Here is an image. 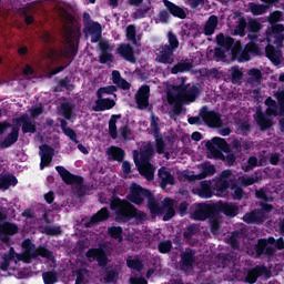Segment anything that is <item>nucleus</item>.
<instances>
[{
  "mask_svg": "<svg viewBox=\"0 0 284 284\" xmlns=\"http://www.w3.org/2000/svg\"><path fill=\"white\" fill-rule=\"evenodd\" d=\"M115 53L120 54L124 61H128L129 63H136V55L134 54V48L131 47L130 43H121L116 50Z\"/></svg>",
  "mask_w": 284,
  "mask_h": 284,
  "instance_id": "aec40b11",
  "label": "nucleus"
},
{
  "mask_svg": "<svg viewBox=\"0 0 284 284\" xmlns=\"http://www.w3.org/2000/svg\"><path fill=\"white\" fill-rule=\"evenodd\" d=\"M121 114H112L111 119L109 120V134L111 139L116 140L119 139V131L116 129V121L121 119Z\"/></svg>",
  "mask_w": 284,
  "mask_h": 284,
  "instance_id": "58836bf2",
  "label": "nucleus"
},
{
  "mask_svg": "<svg viewBox=\"0 0 284 284\" xmlns=\"http://www.w3.org/2000/svg\"><path fill=\"white\" fill-rule=\"evenodd\" d=\"M199 232H201L200 226L196 224H191L184 231L183 237L185 239V241H190L192 239V236H196V234H199Z\"/></svg>",
  "mask_w": 284,
  "mask_h": 284,
  "instance_id": "3c124183",
  "label": "nucleus"
},
{
  "mask_svg": "<svg viewBox=\"0 0 284 284\" xmlns=\"http://www.w3.org/2000/svg\"><path fill=\"white\" fill-rule=\"evenodd\" d=\"M216 28H219V17L212 14L205 22L203 32L205 37H212L214 32H216Z\"/></svg>",
  "mask_w": 284,
  "mask_h": 284,
  "instance_id": "7c9ffc66",
  "label": "nucleus"
},
{
  "mask_svg": "<svg viewBox=\"0 0 284 284\" xmlns=\"http://www.w3.org/2000/svg\"><path fill=\"white\" fill-rule=\"evenodd\" d=\"M158 176L161 180L160 185L162 190H165L168 185H174V183H176L174 180V175H172L170 171H166L165 166L159 169Z\"/></svg>",
  "mask_w": 284,
  "mask_h": 284,
  "instance_id": "c85d7f7f",
  "label": "nucleus"
},
{
  "mask_svg": "<svg viewBox=\"0 0 284 284\" xmlns=\"http://www.w3.org/2000/svg\"><path fill=\"white\" fill-rule=\"evenodd\" d=\"M278 21H283V12L274 11L273 13H271L268 18V23H278Z\"/></svg>",
  "mask_w": 284,
  "mask_h": 284,
  "instance_id": "774afa93",
  "label": "nucleus"
},
{
  "mask_svg": "<svg viewBox=\"0 0 284 284\" xmlns=\"http://www.w3.org/2000/svg\"><path fill=\"white\" fill-rule=\"evenodd\" d=\"M63 88L69 91L74 90V84L70 83V78L65 77L64 79L59 80L54 88V92H63Z\"/></svg>",
  "mask_w": 284,
  "mask_h": 284,
  "instance_id": "49530a36",
  "label": "nucleus"
},
{
  "mask_svg": "<svg viewBox=\"0 0 284 284\" xmlns=\"http://www.w3.org/2000/svg\"><path fill=\"white\" fill-rule=\"evenodd\" d=\"M159 118L152 113L151 114V131L155 139V149L158 154L165 153V141L163 140V135L161 134V126H159Z\"/></svg>",
  "mask_w": 284,
  "mask_h": 284,
  "instance_id": "9b49d317",
  "label": "nucleus"
},
{
  "mask_svg": "<svg viewBox=\"0 0 284 284\" xmlns=\"http://www.w3.org/2000/svg\"><path fill=\"white\" fill-rule=\"evenodd\" d=\"M110 207L115 214L116 223H128L132 219L144 221L146 216L145 212L139 211L134 204L120 197H114L110 203Z\"/></svg>",
  "mask_w": 284,
  "mask_h": 284,
  "instance_id": "f03ea898",
  "label": "nucleus"
},
{
  "mask_svg": "<svg viewBox=\"0 0 284 284\" xmlns=\"http://www.w3.org/2000/svg\"><path fill=\"white\" fill-rule=\"evenodd\" d=\"M135 103L139 110H145L150 105V85L143 84L135 93Z\"/></svg>",
  "mask_w": 284,
  "mask_h": 284,
  "instance_id": "a211bd4d",
  "label": "nucleus"
},
{
  "mask_svg": "<svg viewBox=\"0 0 284 284\" xmlns=\"http://www.w3.org/2000/svg\"><path fill=\"white\" fill-rule=\"evenodd\" d=\"M245 236V231L243 229L235 230L231 233L226 243L232 247V250H241V241H243Z\"/></svg>",
  "mask_w": 284,
  "mask_h": 284,
  "instance_id": "a878e982",
  "label": "nucleus"
},
{
  "mask_svg": "<svg viewBox=\"0 0 284 284\" xmlns=\"http://www.w3.org/2000/svg\"><path fill=\"white\" fill-rule=\"evenodd\" d=\"M165 9L160 10L158 14V19L160 23L168 24L170 23V19L174 17V19H187V11L185 8L170 1V0H162Z\"/></svg>",
  "mask_w": 284,
  "mask_h": 284,
  "instance_id": "423d86ee",
  "label": "nucleus"
},
{
  "mask_svg": "<svg viewBox=\"0 0 284 284\" xmlns=\"http://www.w3.org/2000/svg\"><path fill=\"white\" fill-rule=\"evenodd\" d=\"M247 28V20L245 18H240L235 27L234 33L239 37H245V29Z\"/></svg>",
  "mask_w": 284,
  "mask_h": 284,
  "instance_id": "5fc2aeb1",
  "label": "nucleus"
},
{
  "mask_svg": "<svg viewBox=\"0 0 284 284\" xmlns=\"http://www.w3.org/2000/svg\"><path fill=\"white\" fill-rule=\"evenodd\" d=\"M160 254H170L172 252V242L170 240L161 241L158 245Z\"/></svg>",
  "mask_w": 284,
  "mask_h": 284,
  "instance_id": "4d7b16f0",
  "label": "nucleus"
},
{
  "mask_svg": "<svg viewBox=\"0 0 284 284\" xmlns=\"http://www.w3.org/2000/svg\"><path fill=\"white\" fill-rule=\"evenodd\" d=\"M263 275V267L256 266L247 273L246 281L247 283L254 284L258 281V276Z\"/></svg>",
  "mask_w": 284,
  "mask_h": 284,
  "instance_id": "de8ad7c7",
  "label": "nucleus"
},
{
  "mask_svg": "<svg viewBox=\"0 0 284 284\" xmlns=\"http://www.w3.org/2000/svg\"><path fill=\"white\" fill-rule=\"evenodd\" d=\"M195 193L200 199H212L214 196V189L212 181L204 180L200 183V187L195 189Z\"/></svg>",
  "mask_w": 284,
  "mask_h": 284,
  "instance_id": "393cba45",
  "label": "nucleus"
},
{
  "mask_svg": "<svg viewBox=\"0 0 284 284\" xmlns=\"http://www.w3.org/2000/svg\"><path fill=\"white\" fill-rule=\"evenodd\" d=\"M246 28L248 32L256 34L261 31V22L256 20H250L248 23H246Z\"/></svg>",
  "mask_w": 284,
  "mask_h": 284,
  "instance_id": "e2e57ef3",
  "label": "nucleus"
},
{
  "mask_svg": "<svg viewBox=\"0 0 284 284\" xmlns=\"http://www.w3.org/2000/svg\"><path fill=\"white\" fill-rule=\"evenodd\" d=\"M106 154L112 161H118V163H123L125 159V151L119 146L109 148Z\"/></svg>",
  "mask_w": 284,
  "mask_h": 284,
  "instance_id": "f704fd0d",
  "label": "nucleus"
},
{
  "mask_svg": "<svg viewBox=\"0 0 284 284\" xmlns=\"http://www.w3.org/2000/svg\"><path fill=\"white\" fill-rule=\"evenodd\" d=\"M174 50L163 47L160 53L156 55V63H163L164 65H172L174 63Z\"/></svg>",
  "mask_w": 284,
  "mask_h": 284,
  "instance_id": "b1692460",
  "label": "nucleus"
},
{
  "mask_svg": "<svg viewBox=\"0 0 284 284\" xmlns=\"http://www.w3.org/2000/svg\"><path fill=\"white\" fill-rule=\"evenodd\" d=\"M110 219V210L108 207H102L95 214L91 216L89 222H85V227H92V225H97V223H103V221H108Z\"/></svg>",
  "mask_w": 284,
  "mask_h": 284,
  "instance_id": "bb28decb",
  "label": "nucleus"
},
{
  "mask_svg": "<svg viewBox=\"0 0 284 284\" xmlns=\"http://www.w3.org/2000/svg\"><path fill=\"white\" fill-rule=\"evenodd\" d=\"M200 116L202 122L209 128H223V120H221V113L212 110L210 108L202 106L200 110Z\"/></svg>",
  "mask_w": 284,
  "mask_h": 284,
  "instance_id": "9d476101",
  "label": "nucleus"
},
{
  "mask_svg": "<svg viewBox=\"0 0 284 284\" xmlns=\"http://www.w3.org/2000/svg\"><path fill=\"white\" fill-rule=\"evenodd\" d=\"M243 80V71L239 67H233L231 72L232 83H240Z\"/></svg>",
  "mask_w": 284,
  "mask_h": 284,
  "instance_id": "bf43d9fd",
  "label": "nucleus"
},
{
  "mask_svg": "<svg viewBox=\"0 0 284 284\" xmlns=\"http://www.w3.org/2000/svg\"><path fill=\"white\" fill-rule=\"evenodd\" d=\"M190 32H196V28L192 27V24L189 23L183 24L182 30L180 32L181 37H194V33Z\"/></svg>",
  "mask_w": 284,
  "mask_h": 284,
  "instance_id": "69168bd1",
  "label": "nucleus"
},
{
  "mask_svg": "<svg viewBox=\"0 0 284 284\" xmlns=\"http://www.w3.org/2000/svg\"><path fill=\"white\" fill-rule=\"evenodd\" d=\"M152 156H154V146L150 143L140 151V160L134 155V164L141 176H144L146 181H154V165H152Z\"/></svg>",
  "mask_w": 284,
  "mask_h": 284,
  "instance_id": "20e7f679",
  "label": "nucleus"
},
{
  "mask_svg": "<svg viewBox=\"0 0 284 284\" xmlns=\"http://www.w3.org/2000/svg\"><path fill=\"white\" fill-rule=\"evenodd\" d=\"M108 234L111 239L119 241V243L123 242V227L121 226H109Z\"/></svg>",
  "mask_w": 284,
  "mask_h": 284,
  "instance_id": "a18cd8bd",
  "label": "nucleus"
},
{
  "mask_svg": "<svg viewBox=\"0 0 284 284\" xmlns=\"http://www.w3.org/2000/svg\"><path fill=\"white\" fill-rule=\"evenodd\" d=\"M44 284H54L59 281V273L57 271H47L42 274Z\"/></svg>",
  "mask_w": 284,
  "mask_h": 284,
  "instance_id": "09e8293b",
  "label": "nucleus"
},
{
  "mask_svg": "<svg viewBox=\"0 0 284 284\" xmlns=\"http://www.w3.org/2000/svg\"><path fill=\"white\" fill-rule=\"evenodd\" d=\"M196 252L190 247L185 248V252L181 253L180 270L182 272H190L194 267Z\"/></svg>",
  "mask_w": 284,
  "mask_h": 284,
  "instance_id": "f3484780",
  "label": "nucleus"
},
{
  "mask_svg": "<svg viewBox=\"0 0 284 284\" xmlns=\"http://www.w3.org/2000/svg\"><path fill=\"white\" fill-rule=\"evenodd\" d=\"M255 254L256 258H261V256H274L276 248L272 245H267V239H261L255 247Z\"/></svg>",
  "mask_w": 284,
  "mask_h": 284,
  "instance_id": "4be33fe9",
  "label": "nucleus"
},
{
  "mask_svg": "<svg viewBox=\"0 0 284 284\" xmlns=\"http://www.w3.org/2000/svg\"><path fill=\"white\" fill-rule=\"evenodd\" d=\"M60 128L65 136L70 139L75 144H79V139L77 136V131H74L72 128L68 126V121L61 120L60 121Z\"/></svg>",
  "mask_w": 284,
  "mask_h": 284,
  "instance_id": "e433bc0d",
  "label": "nucleus"
},
{
  "mask_svg": "<svg viewBox=\"0 0 284 284\" xmlns=\"http://www.w3.org/2000/svg\"><path fill=\"white\" fill-rule=\"evenodd\" d=\"M263 220H264V214H263V211L261 210L251 211L248 213H245L243 216L244 223H247L248 225H252L254 223L256 225H261V223H263Z\"/></svg>",
  "mask_w": 284,
  "mask_h": 284,
  "instance_id": "c756f323",
  "label": "nucleus"
},
{
  "mask_svg": "<svg viewBox=\"0 0 284 284\" xmlns=\"http://www.w3.org/2000/svg\"><path fill=\"white\" fill-rule=\"evenodd\" d=\"M104 281L106 283H116V281H119V271L116 270L106 271L104 275Z\"/></svg>",
  "mask_w": 284,
  "mask_h": 284,
  "instance_id": "680f3d73",
  "label": "nucleus"
},
{
  "mask_svg": "<svg viewBox=\"0 0 284 284\" xmlns=\"http://www.w3.org/2000/svg\"><path fill=\"white\" fill-rule=\"evenodd\" d=\"M255 168H258V158L252 155L247 159L246 163L242 164L244 172H252Z\"/></svg>",
  "mask_w": 284,
  "mask_h": 284,
  "instance_id": "8fccbe9b",
  "label": "nucleus"
},
{
  "mask_svg": "<svg viewBox=\"0 0 284 284\" xmlns=\"http://www.w3.org/2000/svg\"><path fill=\"white\" fill-rule=\"evenodd\" d=\"M2 210L3 209H0V221H6V219H8V213ZM18 232L19 226H17V224L10 222L0 223V241L2 243H10V236H14Z\"/></svg>",
  "mask_w": 284,
  "mask_h": 284,
  "instance_id": "1a4fd4ad",
  "label": "nucleus"
},
{
  "mask_svg": "<svg viewBox=\"0 0 284 284\" xmlns=\"http://www.w3.org/2000/svg\"><path fill=\"white\" fill-rule=\"evenodd\" d=\"M37 256H42V258H47V261H51V263H57V257H54V253L45 246L37 247Z\"/></svg>",
  "mask_w": 284,
  "mask_h": 284,
  "instance_id": "37998d69",
  "label": "nucleus"
},
{
  "mask_svg": "<svg viewBox=\"0 0 284 284\" xmlns=\"http://www.w3.org/2000/svg\"><path fill=\"white\" fill-rule=\"evenodd\" d=\"M169 44H165L164 48H169V50H173L176 52L179 49V38H176V34L174 32L169 31L168 33Z\"/></svg>",
  "mask_w": 284,
  "mask_h": 284,
  "instance_id": "603ef678",
  "label": "nucleus"
},
{
  "mask_svg": "<svg viewBox=\"0 0 284 284\" xmlns=\"http://www.w3.org/2000/svg\"><path fill=\"white\" fill-rule=\"evenodd\" d=\"M176 91L179 98H168L169 103H179V101L194 103L196 98L201 94V84L195 83L192 87H190V84H182L178 87Z\"/></svg>",
  "mask_w": 284,
  "mask_h": 284,
  "instance_id": "0eeeda50",
  "label": "nucleus"
},
{
  "mask_svg": "<svg viewBox=\"0 0 284 284\" xmlns=\"http://www.w3.org/2000/svg\"><path fill=\"white\" fill-rule=\"evenodd\" d=\"M39 154L41 156L40 170L48 168L52 163V158L54 156V149L48 144H42L39 146Z\"/></svg>",
  "mask_w": 284,
  "mask_h": 284,
  "instance_id": "412c9836",
  "label": "nucleus"
},
{
  "mask_svg": "<svg viewBox=\"0 0 284 284\" xmlns=\"http://www.w3.org/2000/svg\"><path fill=\"white\" fill-rule=\"evenodd\" d=\"M126 39L128 41H131L133 45H139V42L136 41V27L134 24H129L126 27Z\"/></svg>",
  "mask_w": 284,
  "mask_h": 284,
  "instance_id": "864d4df0",
  "label": "nucleus"
},
{
  "mask_svg": "<svg viewBox=\"0 0 284 284\" xmlns=\"http://www.w3.org/2000/svg\"><path fill=\"white\" fill-rule=\"evenodd\" d=\"M55 171L58 172V174H60V176H61L63 183H65V185H78V186L83 185V181H84L83 176L72 174L64 166L58 165V166H55Z\"/></svg>",
  "mask_w": 284,
  "mask_h": 284,
  "instance_id": "ddd939ff",
  "label": "nucleus"
},
{
  "mask_svg": "<svg viewBox=\"0 0 284 284\" xmlns=\"http://www.w3.org/2000/svg\"><path fill=\"white\" fill-rule=\"evenodd\" d=\"M23 253H16L17 261H22V263H31L32 258H37V247L32 244L30 239H26L22 242Z\"/></svg>",
  "mask_w": 284,
  "mask_h": 284,
  "instance_id": "f8f14e48",
  "label": "nucleus"
},
{
  "mask_svg": "<svg viewBox=\"0 0 284 284\" xmlns=\"http://www.w3.org/2000/svg\"><path fill=\"white\" fill-rule=\"evenodd\" d=\"M214 174H216V166H214V164H203L201 172L199 173V179H201V181H203V179H207V176H214Z\"/></svg>",
  "mask_w": 284,
  "mask_h": 284,
  "instance_id": "a19ab883",
  "label": "nucleus"
},
{
  "mask_svg": "<svg viewBox=\"0 0 284 284\" xmlns=\"http://www.w3.org/2000/svg\"><path fill=\"white\" fill-rule=\"evenodd\" d=\"M215 214H225V216H230L234 219V216H239V206L233 203L219 201L214 203Z\"/></svg>",
  "mask_w": 284,
  "mask_h": 284,
  "instance_id": "2eb2a0df",
  "label": "nucleus"
},
{
  "mask_svg": "<svg viewBox=\"0 0 284 284\" xmlns=\"http://www.w3.org/2000/svg\"><path fill=\"white\" fill-rule=\"evenodd\" d=\"M205 148L211 154L209 159H220V161H224L225 165L229 168H232V165L236 163V153L223 154V152H230V144H227L225 139L215 136L206 142Z\"/></svg>",
  "mask_w": 284,
  "mask_h": 284,
  "instance_id": "7ed1b4c3",
  "label": "nucleus"
},
{
  "mask_svg": "<svg viewBox=\"0 0 284 284\" xmlns=\"http://www.w3.org/2000/svg\"><path fill=\"white\" fill-rule=\"evenodd\" d=\"M174 200L170 197H165L162 201V205L159 204V200H155L154 211H150L151 216H161L163 215V221H171L176 216V211L174 210Z\"/></svg>",
  "mask_w": 284,
  "mask_h": 284,
  "instance_id": "6e6552de",
  "label": "nucleus"
},
{
  "mask_svg": "<svg viewBox=\"0 0 284 284\" xmlns=\"http://www.w3.org/2000/svg\"><path fill=\"white\" fill-rule=\"evenodd\" d=\"M152 10V7L144 4L140 8H138L132 14L133 21H138L139 19H145L148 14H150V11Z\"/></svg>",
  "mask_w": 284,
  "mask_h": 284,
  "instance_id": "ea45409f",
  "label": "nucleus"
},
{
  "mask_svg": "<svg viewBox=\"0 0 284 284\" xmlns=\"http://www.w3.org/2000/svg\"><path fill=\"white\" fill-rule=\"evenodd\" d=\"M194 68V64L190 60H181L171 69V74H183V72H190Z\"/></svg>",
  "mask_w": 284,
  "mask_h": 284,
  "instance_id": "2f4dec72",
  "label": "nucleus"
},
{
  "mask_svg": "<svg viewBox=\"0 0 284 284\" xmlns=\"http://www.w3.org/2000/svg\"><path fill=\"white\" fill-rule=\"evenodd\" d=\"M126 265L130 270H136V272H141V270H143V263L139 258L126 260Z\"/></svg>",
  "mask_w": 284,
  "mask_h": 284,
  "instance_id": "052dcab7",
  "label": "nucleus"
},
{
  "mask_svg": "<svg viewBox=\"0 0 284 284\" xmlns=\"http://www.w3.org/2000/svg\"><path fill=\"white\" fill-rule=\"evenodd\" d=\"M213 190L216 192V196H227V190H230V181L217 179Z\"/></svg>",
  "mask_w": 284,
  "mask_h": 284,
  "instance_id": "4c0bfd02",
  "label": "nucleus"
},
{
  "mask_svg": "<svg viewBox=\"0 0 284 284\" xmlns=\"http://www.w3.org/2000/svg\"><path fill=\"white\" fill-rule=\"evenodd\" d=\"M94 105L92 106V112H105L106 110H112L116 106V101L110 98H101L94 101Z\"/></svg>",
  "mask_w": 284,
  "mask_h": 284,
  "instance_id": "5701e85b",
  "label": "nucleus"
},
{
  "mask_svg": "<svg viewBox=\"0 0 284 284\" xmlns=\"http://www.w3.org/2000/svg\"><path fill=\"white\" fill-rule=\"evenodd\" d=\"M12 129L11 132L0 142L1 150H8L12 148L14 143L19 141V132L23 134H34L37 132V124L32 123V118L28 113H23L20 116L12 119Z\"/></svg>",
  "mask_w": 284,
  "mask_h": 284,
  "instance_id": "f257e3e1",
  "label": "nucleus"
},
{
  "mask_svg": "<svg viewBox=\"0 0 284 284\" xmlns=\"http://www.w3.org/2000/svg\"><path fill=\"white\" fill-rule=\"evenodd\" d=\"M2 258L3 261L0 262L1 272H8V270H14V266H12V263L17 265V261H19V260H14L17 258V253L14 252L13 247H11L10 252L8 254H4Z\"/></svg>",
  "mask_w": 284,
  "mask_h": 284,
  "instance_id": "cd10ccee",
  "label": "nucleus"
},
{
  "mask_svg": "<svg viewBox=\"0 0 284 284\" xmlns=\"http://www.w3.org/2000/svg\"><path fill=\"white\" fill-rule=\"evenodd\" d=\"M83 32L91 34V43H99L103 37V27L99 22H87Z\"/></svg>",
  "mask_w": 284,
  "mask_h": 284,
  "instance_id": "dca6fc26",
  "label": "nucleus"
},
{
  "mask_svg": "<svg viewBox=\"0 0 284 284\" xmlns=\"http://www.w3.org/2000/svg\"><path fill=\"white\" fill-rule=\"evenodd\" d=\"M212 214H216L214 204L200 203L192 216L194 221H207Z\"/></svg>",
  "mask_w": 284,
  "mask_h": 284,
  "instance_id": "4468645a",
  "label": "nucleus"
},
{
  "mask_svg": "<svg viewBox=\"0 0 284 284\" xmlns=\"http://www.w3.org/2000/svg\"><path fill=\"white\" fill-rule=\"evenodd\" d=\"M256 123L260 126L262 132L270 130V128H272L274 125L272 120L268 119L267 115H265V113H263V111L257 112Z\"/></svg>",
  "mask_w": 284,
  "mask_h": 284,
  "instance_id": "c9c22d12",
  "label": "nucleus"
},
{
  "mask_svg": "<svg viewBox=\"0 0 284 284\" xmlns=\"http://www.w3.org/2000/svg\"><path fill=\"white\" fill-rule=\"evenodd\" d=\"M19 180L14 174H0V190H9L12 186L17 185Z\"/></svg>",
  "mask_w": 284,
  "mask_h": 284,
  "instance_id": "72a5a7b5",
  "label": "nucleus"
},
{
  "mask_svg": "<svg viewBox=\"0 0 284 284\" xmlns=\"http://www.w3.org/2000/svg\"><path fill=\"white\" fill-rule=\"evenodd\" d=\"M250 81L253 83H261L263 81V73L260 69H251L248 71Z\"/></svg>",
  "mask_w": 284,
  "mask_h": 284,
  "instance_id": "13d9d810",
  "label": "nucleus"
},
{
  "mask_svg": "<svg viewBox=\"0 0 284 284\" xmlns=\"http://www.w3.org/2000/svg\"><path fill=\"white\" fill-rule=\"evenodd\" d=\"M74 108H75V105L72 102H63L60 105L62 116H64V119H67V121H70V119H72V112H74Z\"/></svg>",
  "mask_w": 284,
  "mask_h": 284,
  "instance_id": "c03bdc74",
  "label": "nucleus"
},
{
  "mask_svg": "<svg viewBox=\"0 0 284 284\" xmlns=\"http://www.w3.org/2000/svg\"><path fill=\"white\" fill-rule=\"evenodd\" d=\"M43 234H47V236H61L63 234V231L61 230V226H44L43 227Z\"/></svg>",
  "mask_w": 284,
  "mask_h": 284,
  "instance_id": "6e6d98bb",
  "label": "nucleus"
},
{
  "mask_svg": "<svg viewBox=\"0 0 284 284\" xmlns=\"http://www.w3.org/2000/svg\"><path fill=\"white\" fill-rule=\"evenodd\" d=\"M209 223L211 232L213 234H217L221 230V215L219 213L211 214V216L209 217Z\"/></svg>",
  "mask_w": 284,
  "mask_h": 284,
  "instance_id": "79ce46f5",
  "label": "nucleus"
},
{
  "mask_svg": "<svg viewBox=\"0 0 284 284\" xmlns=\"http://www.w3.org/2000/svg\"><path fill=\"white\" fill-rule=\"evenodd\" d=\"M114 92H116V87L114 85L102 87L98 89L97 97L103 98V94H114Z\"/></svg>",
  "mask_w": 284,
  "mask_h": 284,
  "instance_id": "0e129e2a",
  "label": "nucleus"
},
{
  "mask_svg": "<svg viewBox=\"0 0 284 284\" xmlns=\"http://www.w3.org/2000/svg\"><path fill=\"white\" fill-rule=\"evenodd\" d=\"M87 258H94L99 267H108L109 258L108 253L103 248H89L85 253Z\"/></svg>",
  "mask_w": 284,
  "mask_h": 284,
  "instance_id": "6ab92c4d",
  "label": "nucleus"
},
{
  "mask_svg": "<svg viewBox=\"0 0 284 284\" xmlns=\"http://www.w3.org/2000/svg\"><path fill=\"white\" fill-rule=\"evenodd\" d=\"M99 61L103 65H105V63H113L114 62V54H112L110 52L101 53Z\"/></svg>",
  "mask_w": 284,
  "mask_h": 284,
  "instance_id": "338daca9",
  "label": "nucleus"
},
{
  "mask_svg": "<svg viewBox=\"0 0 284 284\" xmlns=\"http://www.w3.org/2000/svg\"><path fill=\"white\" fill-rule=\"evenodd\" d=\"M128 201L133 203L134 205H143V201H148L146 207L152 212H154L156 196L152 194V191L148 189H143V186L132 183L130 187V193L126 195Z\"/></svg>",
  "mask_w": 284,
  "mask_h": 284,
  "instance_id": "39448f33",
  "label": "nucleus"
},
{
  "mask_svg": "<svg viewBox=\"0 0 284 284\" xmlns=\"http://www.w3.org/2000/svg\"><path fill=\"white\" fill-rule=\"evenodd\" d=\"M216 44L220 48H223L224 50H232L233 45H234V38L230 37V36H225L224 33H219L216 36Z\"/></svg>",
  "mask_w": 284,
  "mask_h": 284,
  "instance_id": "473e14b6",
  "label": "nucleus"
}]
</instances>
